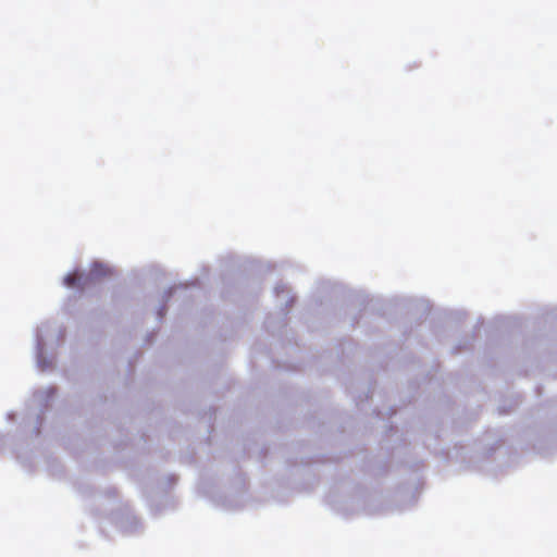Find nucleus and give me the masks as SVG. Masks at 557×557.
Returning <instances> with one entry per match:
<instances>
[{
    "label": "nucleus",
    "instance_id": "1",
    "mask_svg": "<svg viewBox=\"0 0 557 557\" xmlns=\"http://www.w3.org/2000/svg\"><path fill=\"white\" fill-rule=\"evenodd\" d=\"M82 278H83V276L77 272L69 273L64 277L63 283L67 287H77L79 289H83L84 285L82 283Z\"/></svg>",
    "mask_w": 557,
    "mask_h": 557
}]
</instances>
